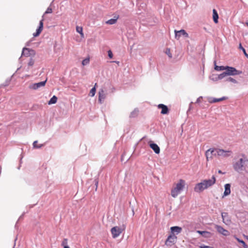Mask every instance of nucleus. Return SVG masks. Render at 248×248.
<instances>
[{
	"instance_id": "nucleus-1",
	"label": "nucleus",
	"mask_w": 248,
	"mask_h": 248,
	"mask_svg": "<svg viewBox=\"0 0 248 248\" xmlns=\"http://www.w3.org/2000/svg\"><path fill=\"white\" fill-rule=\"evenodd\" d=\"M243 158H241L233 165V168L235 171L240 173L245 170L246 163L248 162V159L243 155Z\"/></svg>"
},
{
	"instance_id": "nucleus-2",
	"label": "nucleus",
	"mask_w": 248,
	"mask_h": 248,
	"mask_svg": "<svg viewBox=\"0 0 248 248\" xmlns=\"http://www.w3.org/2000/svg\"><path fill=\"white\" fill-rule=\"evenodd\" d=\"M241 71L237 70L233 67L226 66L225 71L221 74L220 77H226L228 76H235L241 74Z\"/></svg>"
},
{
	"instance_id": "nucleus-3",
	"label": "nucleus",
	"mask_w": 248,
	"mask_h": 248,
	"mask_svg": "<svg viewBox=\"0 0 248 248\" xmlns=\"http://www.w3.org/2000/svg\"><path fill=\"white\" fill-rule=\"evenodd\" d=\"M185 185V182L182 179H180L179 182L176 184V187L172 189L171 191V195L173 198L176 197L180 192L183 189Z\"/></svg>"
},
{
	"instance_id": "nucleus-4",
	"label": "nucleus",
	"mask_w": 248,
	"mask_h": 248,
	"mask_svg": "<svg viewBox=\"0 0 248 248\" xmlns=\"http://www.w3.org/2000/svg\"><path fill=\"white\" fill-rule=\"evenodd\" d=\"M215 152L216 157H221L223 158H227L230 156L232 152L231 150H224L219 148H215Z\"/></svg>"
},
{
	"instance_id": "nucleus-5",
	"label": "nucleus",
	"mask_w": 248,
	"mask_h": 248,
	"mask_svg": "<svg viewBox=\"0 0 248 248\" xmlns=\"http://www.w3.org/2000/svg\"><path fill=\"white\" fill-rule=\"evenodd\" d=\"M207 188V187H205V182L204 180H203L202 182L196 185L194 187V190L196 192L200 193Z\"/></svg>"
},
{
	"instance_id": "nucleus-6",
	"label": "nucleus",
	"mask_w": 248,
	"mask_h": 248,
	"mask_svg": "<svg viewBox=\"0 0 248 248\" xmlns=\"http://www.w3.org/2000/svg\"><path fill=\"white\" fill-rule=\"evenodd\" d=\"M123 230L118 226L111 228V232L113 238H116L122 232Z\"/></svg>"
},
{
	"instance_id": "nucleus-7",
	"label": "nucleus",
	"mask_w": 248,
	"mask_h": 248,
	"mask_svg": "<svg viewBox=\"0 0 248 248\" xmlns=\"http://www.w3.org/2000/svg\"><path fill=\"white\" fill-rule=\"evenodd\" d=\"M35 55V51L33 49L28 48H23L22 52V56L30 57Z\"/></svg>"
},
{
	"instance_id": "nucleus-8",
	"label": "nucleus",
	"mask_w": 248,
	"mask_h": 248,
	"mask_svg": "<svg viewBox=\"0 0 248 248\" xmlns=\"http://www.w3.org/2000/svg\"><path fill=\"white\" fill-rule=\"evenodd\" d=\"M46 82V80L39 82L38 83H35L30 85L29 88L32 90H37L39 88L43 87L45 85Z\"/></svg>"
},
{
	"instance_id": "nucleus-9",
	"label": "nucleus",
	"mask_w": 248,
	"mask_h": 248,
	"mask_svg": "<svg viewBox=\"0 0 248 248\" xmlns=\"http://www.w3.org/2000/svg\"><path fill=\"white\" fill-rule=\"evenodd\" d=\"M177 237L175 235H169L165 241V244L167 246H171L173 245L176 241Z\"/></svg>"
},
{
	"instance_id": "nucleus-10",
	"label": "nucleus",
	"mask_w": 248,
	"mask_h": 248,
	"mask_svg": "<svg viewBox=\"0 0 248 248\" xmlns=\"http://www.w3.org/2000/svg\"><path fill=\"white\" fill-rule=\"evenodd\" d=\"M215 228L216 229L218 232L223 235L224 236H228L230 234L228 230L224 229L221 226L216 225L215 226Z\"/></svg>"
},
{
	"instance_id": "nucleus-11",
	"label": "nucleus",
	"mask_w": 248,
	"mask_h": 248,
	"mask_svg": "<svg viewBox=\"0 0 248 248\" xmlns=\"http://www.w3.org/2000/svg\"><path fill=\"white\" fill-rule=\"evenodd\" d=\"M174 32L175 38L178 40L180 38L181 35H183L185 37H188V33L184 30H181L179 31L175 30Z\"/></svg>"
},
{
	"instance_id": "nucleus-12",
	"label": "nucleus",
	"mask_w": 248,
	"mask_h": 248,
	"mask_svg": "<svg viewBox=\"0 0 248 248\" xmlns=\"http://www.w3.org/2000/svg\"><path fill=\"white\" fill-rule=\"evenodd\" d=\"M149 144L150 147L153 150L155 154H159L160 148L156 143L153 142L152 141H150L149 142Z\"/></svg>"
},
{
	"instance_id": "nucleus-13",
	"label": "nucleus",
	"mask_w": 248,
	"mask_h": 248,
	"mask_svg": "<svg viewBox=\"0 0 248 248\" xmlns=\"http://www.w3.org/2000/svg\"><path fill=\"white\" fill-rule=\"evenodd\" d=\"M215 150V148H210L206 151L205 155L207 160L209 158H212V156L216 157L215 152H214Z\"/></svg>"
},
{
	"instance_id": "nucleus-14",
	"label": "nucleus",
	"mask_w": 248,
	"mask_h": 248,
	"mask_svg": "<svg viewBox=\"0 0 248 248\" xmlns=\"http://www.w3.org/2000/svg\"><path fill=\"white\" fill-rule=\"evenodd\" d=\"M204 181L205 184V187L208 188L213 186L216 183V179L215 176L213 175L211 179L204 180Z\"/></svg>"
},
{
	"instance_id": "nucleus-15",
	"label": "nucleus",
	"mask_w": 248,
	"mask_h": 248,
	"mask_svg": "<svg viewBox=\"0 0 248 248\" xmlns=\"http://www.w3.org/2000/svg\"><path fill=\"white\" fill-rule=\"evenodd\" d=\"M106 98V94L103 89H100L98 92V102L99 103L102 104Z\"/></svg>"
},
{
	"instance_id": "nucleus-16",
	"label": "nucleus",
	"mask_w": 248,
	"mask_h": 248,
	"mask_svg": "<svg viewBox=\"0 0 248 248\" xmlns=\"http://www.w3.org/2000/svg\"><path fill=\"white\" fill-rule=\"evenodd\" d=\"M43 21H44V19H42L40 21V23H39V26L38 27V28L36 30V31L35 33H34L33 34V35L34 36V37H36V36H38L39 35V34L41 33V32H42L43 29Z\"/></svg>"
},
{
	"instance_id": "nucleus-17",
	"label": "nucleus",
	"mask_w": 248,
	"mask_h": 248,
	"mask_svg": "<svg viewBox=\"0 0 248 248\" xmlns=\"http://www.w3.org/2000/svg\"><path fill=\"white\" fill-rule=\"evenodd\" d=\"M157 107L158 108L161 109V113L162 114H167L169 112L168 107L164 104H159L158 105Z\"/></svg>"
},
{
	"instance_id": "nucleus-18",
	"label": "nucleus",
	"mask_w": 248,
	"mask_h": 248,
	"mask_svg": "<svg viewBox=\"0 0 248 248\" xmlns=\"http://www.w3.org/2000/svg\"><path fill=\"white\" fill-rule=\"evenodd\" d=\"M170 231L173 235L178 234L182 232V228L179 226H173L170 228Z\"/></svg>"
},
{
	"instance_id": "nucleus-19",
	"label": "nucleus",
	"mask_w": 248,
	"mask_h": 248,
	"mask_svg": "<svg viewBox=\"0 0 248 248\" xmlns=\"http://www.w3.org/2000/svg\"><path fill=\"white\" fill-rule=\"evenodd\" d=\"M227 99L226 97L223 96L219 98H216L214 97H209L208 99V102L210 103H215L219 101H223Z\"/></svg>"
},
{
	"instance_id": "nucleus-20",
	"label": "nucleus",
	"mask_w": 248,
	"mask_h": 248,
	"mask_svg": "<svg viewBox=\"0 0 248 248\" xmlns=\"http://www.w3.org/2000/svg\"><path fill=\"white\" fill-rule=\"evenodd\" d=\"M225 191L223 193L222 198L225 196L229 195L231 193V185L230 184H226L224 186Z\"/></svg>"
},
{
	"instance_id": "nucleus-21",
	"label": "nucleus",
	"mask_w": 248,
	"mask_h": 248,
	"mask_svg": "<svg viewBox=\"0 0 248 248\" xmlns=\"http://www.w3.org/2000/svg\"><path fill=\"white\" fill-rule=\"evenodd\" d=\"M197 232L205 238H208L211 236V232L207 231H197Z\"/></svg>"
},
{
	"instance_id": "nucleus-22",
	"label": "nucleus",
	"mask_w": 248,
	"mask_h": 248,
	"mask_svg": "<svg viewBox=\"0 0 248 248\" xmlns=\"http://www.w3.org/2000/svg\"><path fill=\"white\" fill-rule=\"evenodd\" d=\"M213 18L215 23H217L218 22V15L215 9L213 10Z\"/></svg>"
},
{
	"instance_id": "nucleus-23",
	"label": "nucleus",
	"mask_w": 248,
	"mask_h": 248,
	"mask_svg": "<svg viewBox=\"0 0 248 248\" xmlns=\"http://www.w3.org/2000/svg\"><path fill=\"white\" fill-rule=\"evenodd\" d=\"M76 31L80 34L81 38L84 37V34L83 32V28L82 27L77 26L76 27Z\"/></svg>"
},
{
	"instance_id": "nucleus-24",
	"label": "nucleus",
	"mask_w": 248,
	"mask_h": 248,
	"mask_svg": "<svg viewBox=\"0 0 248 248\" xmlns=\"http://www.w3.org/2000/svg\"><path fill=\"white\" fill-rule=\"evenodd\" d=\"M217 63H214L215 64V69L216 71H225L226 66H217L216 65Z\"/></svg>"
},
{
	"instance_id": "nucleus-25",
	"label": "nucleus",
	"mask_w": 248,
	"mask_h": 248,
	"mask_svg": "<svg viewBox=\"0 0 248 248\" xmlns=\"http://www.w3.org/2000/svg\"><path fill=\"white\" fill-rule=\"evenodd\" d=\"M221 74L218 75H213L212 77H211V79L213 81H217L218 80L222 79L224 78V77H220Z\"/></svg>"
},
{
	"instance_id": "nucleus-26",
	"label": "nucleus",
	"mask_w": 248,
	"mask_h": 248,
	"mask_svg": "<svg viewBox=\"0 0 248 248\" xmlns=\"http://www.w3.org/2000/svg\"><path fill=\"white\" fill-rule=\"evenodd\" d=\"M57 97L55 95H53L49 100L48 102V105L54 104H55L57 101Z\"/></svg>"
},
{
	"instance_id": "nucleus-27",
	"label": "nucleus",
	"mask_w": 248,
	"mask_h": 248,
	"mask_svg": "<svg viewBox=\"0 0 248 248\" xmlns=\"http://www.w3.org/2000/svg\"><path fill=\"white\" fill-rule=\"evenodd\" d=\"M139 110L137 108H135L132 111L129 116L130 118H135L138 116Z\"/></svg>"
},
{
	"instance_id": "nucleus-28",
	"label": "nucleus",
	"mask_w": 248,
	"mask_h": 248,
	"mask_svg": "<svg viewBox=\"0 0 248 248\" xmlns=\"http://www.w3.org/2000/svg\"><path fill=\"white\" fill-rule=\"evenodd\" d=\"M225 80H226V81L232 82L234 84L238 83L237 81L235 79H234L232 77H228V78H226Z\"/></svg>"
},
{
	"instance_id": "nucleus-29",
	"label": "nucleus",
	"mask_w": 248,
	"mask_h": 248,
	"mask_svg": "<svg viewBox=\"0 0 248 248\" xmlns=\"http://www.w3.org/2000/svg\"><path fill=\"white\" fill-rule=\"evenodd\" d=\"M235 238L239 243L242 244V245L244 248H248V246L246 244V243L243 240L240 239L239 238H238V237H235Z\"/></svg>"
},
{
	"instance_id": "nucleus-30",
	"label": "nucleus",
	"mask_w": 248,
	"mask_h": 248,
	"mask_svg": "<svg viewBox=\"0 0 248 248\" xmlns=\"http://www.w3.org/2000/svg\"><path fill=\"white\" fill-rule=\"evenodd\" d=\"M96 83L95 84V85H94V87H93L90 91V95L92 97L95 94V92H96V88H95V87L96 86Z\"/></svg>"
},
{
	"instance_id": "nucleus-31",
	"label": "nucleus",
	"mask_w": 248,
	"mask_h": 248,
	"mask_svg": "<svg viewBox=\"0 0 248 248\" xmlns=\"http://www.w3.org/2000/svg\"><path fill=\"white\" fill-rule=\"evenodd\" d=\"M117 19H110L106 21V24L109 25H113L116 23Z\"/></svg>"
},
{
	"instance_id": "nucleus-32",
	"label": "nucleus",
	"mask_w": 248,
	"mask_h": 248,
	"mask_svg": "<svg viewBox=\"0 0 248 248\" xmlns=\"http://www.w3.org/2000/svg\"><path fill=\"white\" fill-rule=\"evenodd\" d=\"M61 245L64 248V247H68V239L64 238L62 242Z\"/></svg>"
},
{
	"instance_id": "nucleus-33",
	"label": "nucleus",
	"mask_w": 248,
	"mask_h": 248,
	"mask_svg": "<svg viewBox=\"0 0 248 248\" xmlns=\"http://www.w3.org/2000/svg\"><path fill=\"white\" fill-rule=\"evenodd\" d=\"M37 141L35 140L33 143V146L34 148L39 149L43 146V144H40L39 145H37Z\"/></svg>"
},
{
	"instance_id": "nucleus-34",
	"label": "nucleus",
	"mask_w": 248,
	"mask_h": 248,
	"mask_svg": "<svg viewBox=\"0 0 248 248\" xmlns=\"http://www.w3.org/2000/svg\"><path fill=\"white\" fill-rule=\"evenodd\" d=\"M239 48L242 50L243 52H244V54L246 57L248 58V54L246 53V50L245 48L242 46L241 44L240 43L239 45Z\"/></svg>"
},
{
	"instance_id": "nucleus-35",
	"label": "nucleus",
	"mask_w": 248,
	"mask_h": 248,
	"mask_svg": "<svg viewBox=\"0 0 248 248\" xmlns=\"http://www.w3.org/2000/svg\"><path fill=\"white\" fill-rule=\"evenodd\" d=\"M221 216H222V218L223 220H224L225 219L226 217L228 218V213H225V212L222 213Z\"/></svg>"
},
{
	"instance_id": "nucleus-36",
	"label": "nucleus",
	"mask_w": 248,
	"mask_h": 248,
	"mask_svg": "<svg viewBox=\"0 0 248 248\" xmlns=\"http://www.w3.org/2000/svg\"><path fill=\"white\" fill-rule=\"evenodd\" d=\"M165 53L169 56V57H171L170 49L167 48L166 50Z\"/></svg>"
},
{
	"instance_id": "nucleus-37",
	"label": "nucleus",
	"mask_w": 248,
	"mask_h": 248,
	"mask_svg": "<svg viewBox=\"0 0 248 248\" xmlns=\"http://www.w3.org/2000/svg\"><path fill=\"white\" fill-rule=\"evenodd\" d=\"M52 12V10L51 8L48 7L46 10L45 14H50Z\"/></svg>"
},
{
	"instance_id": "nucleus-38",
	"label": "nucleus",
	"mask_w": 248,
	"mask_h": 248,
	"mask_svg": "<svg viewBox=\"0 0 248 248\" xmlns=\"http://www.w3.org/2000/svg\"><path fill=\"white\" fill-rule=\"evenodd\" d=\"M11 81V79H7L5 82V83L3 84V86H7L9 85V84L10 83V82Z\"/></svg>"
},
{
	"instance_id": "nucleus-39",
	"label": "nucleus",
	"mask_w": 248,
	"mask_h": 248,
	"mask_svg": "<svg viewBox=\"0 0 248 248\" xmlns=\"http://www.w3.org/2000/svg\"><path fill=\"white\" fill-rule=\"evenodd\" d=\"M108 57L110 58V59H112V57H113V54H112V52L111 50H108Z\"/></svg>"
},
{
	"instance_id": "nucleus-40",
	"label": "nucleus",
	"mask_w": 248,
	"mask_h": 248,
	"mask_svg": "<svg viewBox=\"0 0 248 248\" xmlns=\"http://www.w3.org/2000/svg\"><path fill=\"white\" fill-rule=\"evenodd\" d=\"M200 248H213L212 247L205 246V245H202L200 247Z\"/></svg>"
},
{
	"instance_id": "nucleus-41",
	"label": "nucleus",
	"mask_w": 248,
	"mask_h": 248,
	"mask_svg": "<svg viewBox=\"0 0 248 248\" xmlns=\"http://www.w3.org/2000/svg\"><path fill=\"white\" fill-rule=\"evenodd\" d=\"M94 183H95V185L96 186V188H95V190H96L97 188V186H98V181L97 179H95L94 180Z\"/></svg>"
},
{
	"instance_id": "nucleus-42",
	"label": "nucleus",
	"mask_w": 248,
	"mask_h": 248,
	"mask_svg": "<svg viewBox=\"0 0 248 248\" xmlns=\"http://www.w3.org/2000/svg\"><path fill=\"white\" fill-rule=\"evenodd\" d=\"M202 96H200L199 97V98H197V100H196V102L197 103H199L201 102V99H202Z\"/></svg>"
},
{
	"instance_id": "nucleus-43",
	"label": "nucleus",
	"mask_w": 248,
	"mask_h": 248,
	"mask_svg": "<svg viewBox=\"0 0 248 248\" xmlns=\"http://www.w3.org/2000/svg\"><path fill=\"white\" fill-rule=\"evenodd\" d=\"M90 61L89 58H86L83 60L82 62H88Z\"/></svg>"
},
{
	"instance_id": "nucleus-44",
	"label": "nucleus",
	"mask_w": 248,
	"mask_h": 248,
	"mask_svg": "<svg viewBox=\"0 0 248 248\" xmlns=\"http://www.w3.org/2000/svg\"><path fill=\"white\" fill-rule=\"evenodd\" d=\"M124 154H123V155H122V156H121V160H122V161H123V159H124Z\"/></svg>"
},
{
	"instance_id": "nucleus-45",
	"label": "nucleus",
	"mask_w": 248,
	"mask_h": 248,
	"mask_svg": "<svg viewBox=\"0 0 248 248\" xmlns=\"http://www.w3.org/2000/svg\"><path fill=\"white\" fill-rule=\"evenodd\" d=\"M218 172L219 173H221V174H223V173H223V172L221 171V170H219L218 171Z\"/></svg>"
},
{
	"instance_id": "nucleus-46",
	"label": "nucleus",
	"mask_w": 248,
	"mask_h": 248,
	"mask_svg": "<svg viewBox=\"0 0 248 248\" xmlns=\"http://www.w3.org/2000/svg\"><path fill=\"white\" fill-rule=\"evenodd\" d=\"M33 63H31V62H29V65L30 66H32V65H33Z\"/></svg>"
},
{
	"instance_id": "nucleus-47",
	"label": "nucleus",
	"mask_w": 248,
	"mask_h": 248,
	"mask_svg": "<svg viewBox=\"0 0 248 248\" xmlns=\"http://www.w3.org/2000/svg\"><path fill=\"white\" fill-rule=\"evenodd\" d=\"M87 63H82L83 66L85 65Z\"/></svg>"
},
{
	"instance_id": "nucleus-48",
	"label": "nucleus",
	"mask_w": 248,
	"mask_h": 248,
	"mask_svg": "<svg viewBox=\"0 0 248 248\" xmlns=\"http://www.w3.org/2000/svg\"><path fill=\"white\" fill-rule=\"evenodd\" d=\"M70 248L69 246H68V247H64V248Z\"/></svg>"
},
{
	"instance_id": "nucleus-49",
	"label": "nucleus",
	"mask_w": 248,
	"mask_h": 248,
	"mask_svg": "<svg viewBox=\"0 0 248 248\" xmlns=\"http://www.w3.org/2000/svg\"><path fill=\"white\" fill-rule=\"evenodd\" d=\"M246 25L248 26V21L246 22Z\"/></svg>"
},
{
	"instance_id": "nucleus-50",
	"label": "nucleus",
	"mask_w": 248,
	"mask_h": 248,
	"mask_svg": "<svg viewBox=\"0 0 248 248\" xmlns=\"http://www.w3.org/2000/svg\"><path fill=\"white\" fill-rule=\"evenodd\" d=\"M112 62H116V61H113Z\"/></svg>"
}]
</instances>
